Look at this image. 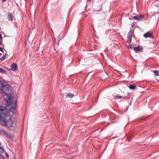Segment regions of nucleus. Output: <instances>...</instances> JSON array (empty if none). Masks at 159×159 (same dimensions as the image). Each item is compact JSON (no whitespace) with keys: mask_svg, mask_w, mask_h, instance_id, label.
<instances>
[{"mask_svg":"<svg viewBox=\"0 0 159 159\" xmlns=\"http://www.w3.org/2000/svg\"><path fill=\"white\" fill-rule=\"evenodd\" d=\"M0 91L1 93L3 96H7V97L5 98L6 102V105L7 106L10 105L13 101V97L9 94L11 91L10 87L7 85H2L1 86Z\"/></svg>","mask_w":159,"mask_h":159,"instance_id":"f257e3e1","label":"nucleus"},{"mask_svg":"<svg viewBox=\"0 0 159 159\" xmlns=\"http://www.w3.org/2000/svg\"><path fill=\"white\" fill-rule=\"evenodd\" d=\"M0 124L3 126H7L8 128L12 127L13 124H16V123L15 119L9 116H7L0 122Z\"/></svg>","mask_w":159,"mask_h":159,"instance_id":"f03ea898","label":"nucleus"},{"mask_svg":"<svg viewBox=\"0 0 159 159\" xmlns=\"http://www.w3.org/2000/svg\"><path fill=\"white\" fill-rule=\"evenodd\" d=\"M7 108L5 107L1 106L0 107V122L7 116Z\"/></svg>","mask_w":159,"mask_h":159,"instance_id":"7ed1b4c3","label":"nucleus"},{"mask_svg":"<svg viewBox=\"0 0 159 159\" xmlns=\"http://www.w3.org/2000/svg\"><path fill=\"white\" fill-rule=\"evenodd\" d=\"M16 103L15 102L13 104V105L10 109V114L11 116L16 113L17 111L16 108Z\"/></svg>","mask_w":159,"mask_h":159,"instance_id":"20e7f679","label":"nucleus"},{"mask_svg":"<svg viewBox=\"0 0 159 159\" xmlns=\"http://www.w3.org/2000/svg\"><path fill=\"white\" fill-rule=\"evenodd\" d=\"M143 17V15H140L139 16H135L133 17V18L134 20H141Z\"/></svg>","mask_w":159,"mask_h":159,"instance_id":"39448f33","label":"nucleus"},{"mask_svg":"<svg viewBox=\"0 0 159 159\" xmlns=\"http://www.w3.org/2000/svg\"><path fill=\"white\" fill-rule=\"evenodd\" d=\"M143 36L145 38H150L152 37V35L150 32H148L144 34Z\"/></svg>","mask_w":159,"mask_h":159,"instance_id":"423d86ee","label":"nucleus"},{"mask_svg":"<svg viewBox=\"0 0 159 159\" xmlns=\"http://www.w3.org/2000/svg\"><path fill=\"white\" fill-rule=\"evenodd\" d=\"M11 70L15 71L17 69V66L16 64H13L11 66Z\"/></svg>","mask_w":159,"mask_h":159,"instance_id":"0eeeda50","label":"nucleus"},{"mask_svg":"<svg viewBox=\"0 0 159 159\" xmlns=\"http://www.w3.org/2000/svg\"><path fill=\"white\" fill-rule=\"evenodd\" d=\"M128 37L129 39L128 42L129 43H130L132 38V34L131 33L129 32L128 33Z\"/></svg>","mask_w":159,"mask_h":159,"instance_id":"6e6552de","label":"nucleus"},{"mask_svg":"<svg viewBox=\"0 0 159 159\" xmlns=\"http://www.w3.org/2000/svg\"><path fill=\"white\" fill-rule=\"evenodd\" d=\"M142 49V47L140 46H139L137 47H135L134 48V50L136 51H140Z\"/></svg>","mask_w":159,"mask_h":159,"instance_id":"1a4fd4ad","label":"nucleus"},{"mask_svg":"<svg viewBox=\"0 0 159 159\" xmlns=\"http://www.w3.org/2000/svg\"><path fill=\"white\" fill-rule=\"evenodd\" d=\"M74 96V94L72 93L68 94L66 96V97L67 98H71Z\"/></svg>","mask_w":159,"mask_h":159,"instance_id":"9d476101","label":"nucleus"},{"mask_svg":"<svg viewBox=\"0 0 159 159\" xmlns=\"http://www.w3.org/2000/svg\"><path fill=\"white\" fill-rule=\"evenodd\" d=\"M129 88L131 90H134L136 88V86L133 84L130 85L129 86Z\"/></svg>","mask_w":159,"mask_h":159,"instance_id":"9b49d317","label":"nucleus"},{"mask_svg":"<svg viewBox=\"0 0 159 159\" xmlns=\"http://www.w3.org/2000/svg\"><path fill=\"white\" fill-rule=\"evenodd\" d=\"M114 96L115 97V99H119L121 98H123V99L125 98L124 97H122L121 96Z\"/></svg>","mask_w":159,"mask_h":159,"instance_id":"f8f14e48","label":"nucleus"},{"mask_svg":"<svg viewBox=\"0 0 159 159\" xmlns=\"http://www.w3.org/2000/svg\"><path fill=\"white\" fill-rule=\"evenodd\" d=\"M8 17L9 20H12L13 19V15L12 14H9Z\"/></svg>","mask_w":159,"mask_h":159,"instance_id":"ddd939ff","label":"nucleus"},{"mask_svg":"<svg viewBox=\"0 0 159 159\" xmlns=\"http://www.w3.org/2000/svg\"><path fill=\"white\" fill-rule=\"evenodd\" d=\"M6 55H7V53L5 54V55H3V57L0 59L2 61H3V60H5L7 58Z\"/></svg>","mask_w":159,"mask_h":159,"instance_id":"4468645a","label":"nucleus"},{"mask_svg":"<svg viewBox=\"0 0 159 159\" xmlns=\"http://www.w3.org/2000/svg\"><path fill=\"white\" fill-rule=\"evenodd\" d=\"M6 70H5L2 68H0V73L2 74L5 73H6Z\"/></svg>","mask_w":159,"mask_h":159,"instance_id":"2eb2a0df","label":"nucleus"},{"mask_svg":"<svg viewBox=\"0 0 159 159\" xmlns=\"http://www.w3.org/2000/svg\"><path fill=\"white\" fill-rule=\"evenodd\" d=\"M153 72L155 74V75L156 76H158L159 75H158V72L157 70H154L153 71Z\"/></svg>","mask_w":159,"mask_h":159,"instance_id":"dca6fc26","label":"nucleus"},{"mask_svg":"<svg viewBox=\"0 0 159 159\" xmlns=\"http://www.w3.org/2000/svg\"><path fill=\"white\" fill-rule=\"evenodd\" d=\"M4 151V149L3 147L0 146V151L1 152H3Z\"/></svg>","mask_w":159,"mask_h":159,"instance_id":"f3484780","label":"nucleus"},{"mask_svg":"<svg viewBox=\"0 0 159 159\" xmlns=\"http://www.w3.org/2000/svg\"><path fill=\"white\" fill-rule=\"evenodd\" d=\"M0 51L2 52H3V50L2 48H0Z\"/></svg>","mask_w":159,"mask_h":159,"instance_id":"a211bd4d","label":"nucleus"},{"mask_svg":"<svg viewBox=\"0 0 159 159\" xmlns=\"http://www.w3.org/2000/svg\"><path fill=\"white\" fill-rule=\"evenodd\" d=\"M3 132L4 133L6 134H7V132H6L4 130H3Z\"/></svg>","mask_w":159,"mask_h":159,"instance_id":"6ab92c4d","label":"nucleus"},{"mask_svg":"<svg viewBox=\"0 0 159 159\" xmlns=\"http://www.w3.org/2000/svg\"><path fill=\"white\" fill-rule=\"evenodd\" d=\"M128 47L129 48H131V45H129V46H128Z\"/></svg>","mask_w":159,"mask_h":159,"instance_id":"aec40b11","label":"nucleus"},{"mask_svg":"<svg viewBox=\"0 0 159 159\" xmlns=\"http://www.w3.org/2000/svg\"><path fill=\"white\" fill-rule=\"evenodd\" d=\"M2 1L5 2L6 1V0H2Z\"/></svg>","mask_w":159,"mask_h":159,"instance_id":"412c9836","label":"nucleus"},{"mask_svg":"<svg viewBox=\"0 0 159 159\" xmlns=\"http://www.w3.org/2000/svg\"><path fill=\"white\" fill-rule=\"evenodd\" d=\"M6 155H7V157H8V155H7V153H6Z\"/></svg>","mask_w":159,"mask_h":159,"instance_id":"4be33fe9","label":"nucleus"},{"mask_svg":"<svg viewBox=\"0 0 159 159\" xmlns=\"http://www.w3.org/2000/svg\"><path fill=\"white\" fill-rule=\"evenodd\" d=\"M128 139V141H130V140L129 139Z\"/></svg>","mask_w":159,"mask_h":159,"instance_id":"5701e85b","label":"nucleus"},{"mask_svg":"<svg viewBox=\"0 0 159 159\" xmlns=\"http://www.w3.org/2000/svg\"><path fill=\"white\" fill-rule=\"evenodd\" d=\"M90 0H88V1H90Z\"/></svg>","mask_w":159,"mask_h":159,"instance_id":"b1692460","label":"nucleus"}]
</instances>
